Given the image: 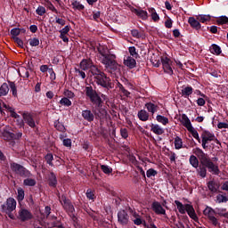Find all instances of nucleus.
<instances>
[{
  "mask_svg": "<svg viewBox=\"0 0 228 228\" xmlns=\"http://www.w3.org/2000/svg\"><path fill=\"white\" fill-rule=\"evenodd\" d=\"M193 154L189 158V162L193 168H196V172L200 177L206 179L208 176V171L213 175H220V167L215 164L209 155L204 152L202 149L197 147L192 150Z\"/></svg>",
  "mask_w": 228,
  "mask_h": 228,
  "instance_id": "f257e3e1",
  "label": "nucleus"
},
{
  "mask_svg": "<svg viewBox=\"0 0 228 228\" xmlns=\"http://www.w3.org/2000/svg\"><path fill=\"white\" fill-rule=\"evenodd\" d=\"M99 53L101 54V63L104 65L105 69L109 74H112V76H120L121 69L120 65L117 62V55L110 53L109 50L106 49H98Z\"/></svg>",
  "mask_w": 228,
  "mask_h": 228,
  "instance_id": "f03ea898",
  "label": "nucleus"
},
{
  "mask_svg": "<svg viewBox=\"0 0 228 228\" xmlns=\"http://www.w3.org/2000/svg\"><path fill=\"white\" fill-rule=\"evenodd\" d=\"M86 97H88L90 102L95 107V110L104 117L107 113L106 109L102 108V98L99 95L96 90L92 86H86Z\"/></svg>",
  "mask_w": 228,
  "mask_h": 228,
  "instance_id": "7ed1b4c3",
  "label": "nucleus"
},
{
  "mask_svg": "<svg viewBox=\"0 0 228 228\" xmlns=\"http://www.w3.org/2000/svg\"><path fill=\"white\" fill-rule=\"evenodd\" d=\"M91 77H93L94 83L98 85V86H102L104 90H111L115 86V85L111 83V78L99 68L94 69Z\"/></svg>",
  "mask_w": 228,
  "mask_h": 228,
  "instance_id": "20e7f679",
  "label": "nucleus"
},
{
  "mask_svg": "<svg viewBox=\"0 0 228 228\" xmlns=\"http://www.w3.org/2000/svg\"><path fill=\"white\" fill-rule=\"evenodd\" d=\"M3 213H5L11 220H15L13 211L17 209V200L13 198H8L6 202L1 206Z\"/></svg>",
  "mask_w": 228,
  "mask_h": 228,
  "instance_id": "39448f33",
  "label": "nucleus"
},
{
  "mask_svg": "<svg viewBox=\"0 0 228 228\" xmlns=\"http://www.w3.org/2000/svg\"><path fill=\"white\" fill-rule=\"evenodd\" d=\"M10 167L11 170L16 174V175H20V177H33L31 171L17 162H11Z\"/></svg>",
  "mask_w": 228,
  "mask_h": 228,
  "instance_id": "423d86ee",
  "label": "nucleus"
},
{
  "mask_svg": "<svg viewBox=\"0 0 228 228\" xmlns=\"http://www.w3.org/2000/svg\"><path fill=\"white\" fill-rule=\"evenodd\" d=\"M127 211H129L128 208H126L120 209L118 212V224H119V225L126 226L131 224V217L129 216Z\"/></svg>",
  "mask_w": 228,
  "mask_h": 228,
  "instance_id": "0eeeda50",
  "label": "nucleus"
},
{
  "mask_svg": "<svg viewBox=\"0 0 228 228\" xmlns=\"http://www.w3.org/2000/svg\"><path fill=\"white\" fill-rule=\"evenodd\" d=\"M14 216L15 219L12 220H20L21 222H28L33 219V214L26 208H20Z\"/></svg>",
  "mask_w": 228,
  "mask_h": 228,
  "instance_id": "6e6552de",
  "label": "nucleus"
},
{
  "mask_svg": "<svg viewBox=\"0 0 228 228\" xmlns=\"http://www.w3.org/2000/svg\"><path fill=\"white\" fill-rule=\"evenodd\" d=\"M79 67L83 70H89V74H91V76L94 74V69H99L97 65L94 64V61H92V59H83L79 63Z\"/></svg>",
  "mask_w": 228,
  "mask_h": 228,
  "instance_id": "1a4fd4ad",
  "label": "nucleus"
},
{
  "mask_svg": "<svg viewBox=\"0 0 228 228\" xmlns=\"http://www.w3.org/2000/svg\"><path fill=\"white\" fill-rule=\"evenodd\" d=\"M203 215L205 216H208V220L211 222V224L216 227L217 225H219L218 223V219L215 217V216L216 215V212L215 211V209L211 208V207H207L204 210H203Z\"/></svg>",
  "mask_w": 228,
  "mask_h": 228,
  "instance_id": "9d476101",
  "label": "nucleus"
},
{
  "mask_svg": "<svg viewBox=\"0 0 228 228\" xmlns=\"http://www.w3.org/2000/svg\"><path fill=\"white\" fill-rule=\"evenodd\" d=\"M95 116L101 117V113L97 110H94V114L90 110H82V118L84 120H86V122H94V120H95Z\"/></svg>",
  "mask_w": 228,
  "mask_h": 228,
  "instance_id": "9b49d317",
  "label": "nucleus"
},
{
  "mask_svg": "<svg viewBox=\"0 0 228 228\" xmlns=\"http://www.w3.org/2000/svg\"><path fill=\"white\" fill-rule=\"evenodd\" d=\"M181 95L184 99H188L190 102H191V100H190V96L193 94V87L191 86H183L181 90Z\"/></svg>",
  "mask_w": 228,
  "mask_h": 228,
  "instance_id": "f8f14e48",
  "label": "nucleus"
},
{
  "mask_svg": "<svg viewBox=\"0 0 228 228\" xmlns=\"http://www.w3.org/2000/svg\"><path fill=\"white\" fill-rule=\"evenodd\" d=\"M151 209L156 215H167V210L163 208V206H161V203H159V201L152 202Z\"/></svg>",
  "mask_w": 228,
  "mask_h": 228,
  "instance_id": "ddd939ff",
  "label": "nucleus"
},
{
  "mask_svg": "<svg viewBox=\"0 0 228 228\" xmlns=\"http://www.w3.org/2000/svg\"><path fill=\"white\" fill-rule=\"evenodd\" d=\"M132 12L136 14L138 19H142V20H147V19H149V13L147 11H143L142 7H139L138 9L132 8Z\"/></svg>",
  "mask_w": 228,
  "mask_h": 228,
  "instance_id": "4468645a",
  "label": "nucleus"
},
{
  "mask_svg": "<svg viewBox=\"0 0 228 228\" xmlns=\"http://www.w3.org/2000/svg\"><path fill=\"white\" fill-rule=\"evenodd\" d=\"M23 120L25 124L29 126L32 129H35L37 127V124L35 123V119L33 118V116L29 113H23Z\"/></svg>",
  "mask_w": 228,
  "mask_h": 228,
  "instance_id": "2eb2a0df",
  "label": "nucleus"
},
{
  "mask_svg": "<svg viewBox=\"0 0 228 228\" xmlns=\"http://www.w3.org/2000/svg\"><path fill=\"white\" fill-rule=\"evenodd\" d=\"M47 182L51 188H56V186H58V178L56 177V174H54V172H51L47 175Z\"/></svg>",
  "mask_w": 228,
  "mask_h": 228,
  "instance_id": "dca6fc26",
  "label": "nucleus"
},
{
  "mask_svg": "<svg viewBox=\"0 0 228 228\" xmlns=\"http://www.w3.org/2000/svg\"><path fill=\"white\" fill-rule=\"evenodd\" d=\"M185 213H187V215L192 220H198V218H199V217H197V213H195V208H193V205L186 204Z\"/></svg>",
  "mask_w": 228,
  "mask_h": 228,
  "instance_id": "f3484780",
  "label": "nucleus"
},
{
  "mask_svg": "<svg viewBox=\"0 0 228 228\" xmlns=\"http://www.w3.org/2000/svg\"><path fill=\"white\" fill-rule=\"evenodd\" d=\"M204 139L206 140L207 142H215V134L208 130H204L201 134V140Z\"/></svg>",
  "mask_w": 228,
  "mask_h": 228,
  "instance_id": "a211bd4d",
  "label": "nucleus"
},
{
  "mask_svg": "<svg viewBox=\"0 0 228 228\" xmlns=\"http://www.w3.org/2000/svg\"><path fill=\"white\" fill-rule=\"evenodd\" d=\"M124 65L128 67V69H134L136 67V60L134 57L127 56L124 59Z\"/></svg>",
  "mask_w": 228,
  "mask_h": 228,
  "instance_id": "6ab92c4d",
  "label": "nucleus"
},
{
  "mask_svg": "<svg viewBox=\"0 0 228 228\" xmlns=\"http://www.w3.org/2000/svg\"><path fill=\"white\" fill-rule=\"evenodd\" d=\"M207 186L211 193H216L218 191V188H220V185L215 180L208 182Z\"/></svg>",
  "mask_w": 228,
  "mask_h": 228,
  "instance_id": "aec40b11",
  "label": "nucleus"
},
{
  "mask_svg": "<svg viewBox=\"0 0 228 228\" xmlns=\"http://www.w3.org/2000/svg\"><path fill=\"white\" fill-rule=\"evenodd\" d=\"M182 124L183 126L186 127L187 131H190L193 128V126L191 125V121L188 118L186 114L182 115Z\"/></svg>",
  "mask_w": 228,
  "mask_h": 228,
  "instance_id": "412c9836",
  "label": "nucleus"
},
{
  "mask_svg": "<svg viewBox=\"0 0 228 228\" xmlns=\"http://www.w3.org/2000/svg\"><path fill=\"white\" fill-rule=\"evenodd\" d=\"M188 22L191 28H192L193 29H196L197 31H199L200 28H202V25H200V21H199V20H195V18L193 17H190L188 20Z\"/></svg>",
  "mask_w": 228,
  "mask_h": 228,
  "instance_id": "4be33fe9",
  "label": "nucleus"
},
{
  "mask_svg": "<svg viewBox=\"0 0 228 228\" xmlns=\"http://www.w3.org/2000/svg\"><path fill=\"white\" fill-rule=\"evenodd\" d=\"M63 209L66 210V213L69 215L70 213H75L76 208H74V205L72 204V201L70 200L69 201H66V203H62Z\"/></svg>",
  "mask_w": 228,
  "mask_h": 228,
  "instance_id": "5701e85b",
  "label": "nucleus"
},
{
  "mask_svg": "<svg viewBox=\"0 0 228 228\" xmlns=\"http://www.w3.org/2000/svg\"><path fill=\"white\" fill-rule=\"evenodd\" d=\"M10 92V86L6 82L3 83L0 86V97H6Z\"/></svg>",
  "mask_w": 228,
  "mask_h": 228,
  "instance_id": "b1692460",
  "label": "nucleus"
},
{
  "mask_svg": "<svg viewBox=\"0 0 228 228\" xmlns=\"http://www.w3.org/2000/svg\"><path fill=\"white\" fill-rule=\"evenodd\" d=\"M137 117L142 122H147V120H149V112L145 110H141L138 111Z\"/></svg>",
  "mask_w": 228,
  "mask_h": 228,
  "instance_id": "393cba45",
  "label": "nucleus"
},
{
  "mask_svg": "<svg viewBox=\"0 0 228 228\" xmlns=\"http://www.w3.org/2000/svg\"><path fill=\"white\" fill-rule=\"evenodd\" d=\"M175 149L179 151L181 149H188L186 145H183V139L179 136L175 137Z\"/></svg>",
  "mask_w": 228,
  "mask_h": 228,
  "instance_id": "a878e982",
  "label": "nucleus"
},
{
  "mask_svg": "<svg viewBox=\"0 0 228 228\" xmlns=\"http://www.w3.org/2000/svg\"><path fill=\"white\" fill-rule=\"evenodd\" d=\"M151 131L155 134L161 135L165 133V130L159 125L151 124Z\"/></svg>",
  "mask_w": 228,
  "mask_h": 228,
  "instance_id": "bb28decb",
  "label": "nucleus"
},
{
  "mask_svg": "<svg viewBox=\"0 0 228 228\" xmlns=\"http://www.w3.org/2000/svg\"><path fill=\"white\" fill-rule=\"evenodd\" d=\"M146 110L149 111V113H151V115H154L156 111H158V105L152 103V102H147L145 104Z\"/></svg>",
  "mask_w": 228,
  "mask_h": 228,
  "instance_id": "cd10ccee",
  "label": "nucleus"
},
{
  "mask_svg": "<svg viewBox=\"0 0 228 228\" xmlns=\"http://www.w3.org/2000/svg\"><path fill=\"white\" fill-rule=\"evenodd\" d=\"M23 186H37V180H35V178H31V177H23Z\"/></svg>",
  "mask_w": 228,
  "mask_h": 228,
  "instance_id": "c85d7f7f",
  "label": "nucleus"
},
{
  "mask_svg": "<svg viewBox=\"0 0 228 228\" xmlns=\"http://www.w3.org/2000/svg\"><path fill=\"white\" fill-rule=\"evenodd\" d=\"M175 204L181 215H186V204L183 205L181 201L179 200H175Z\"/></svg>",
  "mask_w": 228,
  "mask_h": 228,
  "instance_id": "c756f323",
  "label": "nucleus"
},
{
  "mask_svg": "<svg viewBox=\"0 0 228 228\" xmlns=\"http://www.w3.org/2000/svg\"><path fill=\"white\" fill-rule=\"evenodd\" d=\"M71 5L73 10H78V12H83V10H85V5H83V4L77 0L71 1Z\"/></svg>",
  "mask_w": 228,
  "mask_h": 228,
  "instance_id": "7c9ffc66",
  "label": "nucleus"
},
{
  "mask_svg": "<svg viewBox=\"0 0 228 228\" xmlns=\"http://www.w3.org/2000/svg\"><path fill=\"white\" fill-rule=\"evenodd\" d=\"M7 83H8V86L11 89L12 97H18L17 86L15 85V82L7 80Z\"/></svg>",
  "mask_w": 228,
  "mask_h": 228,
  "instance_id": "2f4dec72",
  "label": "nucleus"
},
{
  "mask_svg": "<svg viewBox=\"0 0 228 228\" xmlns=\"http://www.w3.org/2000/svg\"><path fill=\"white\" fill-rule=\"evenodd\" d=\"M197 20H199V22H202V24H206V22H209V20H211V15L200 14L197 16Z\"/></svg>",
  "mask_w": 228,
  "mask_h": 228,
  "instance_id": "473e14b6",
  "label": "nucleus"
},
{
  "mask_svg": "<svg viewBox=\"0 0 228 228\" xmlns=\"http://www.w3.org/2000/svg\"><path fill=\"white\" fill-rule=\"evenodd\" d=\"M210 52L212 53V54H216L218 56L222 54V48L218 45L213 44L210 46Z\"/></svg>",
  "mask_w": 228,
  "mask_h": 228,
  "instance_id": "72a5a7b5",
  "label": "nucleus"
},
{
  "mask_svg": "<svg viewBox=\"0 0 228 228\" xmlns=\"http://www.w3.org/2000/svg\"><path fill=\"white\" fill-rule=\"evenodd\" d=\"M59 104H61V106L69 108V106H72V102L69 98L63 97L60 100Z\"/></svg>",
  "mask_w": 228,
  "mask_h": 228,
  "instance_id": "f704fd0d",
  "label": "nucleus"
},
{
  "mask_svg": "<svg viewBox=\"0 0 228 228\" xmlns=\"http://www.w3.org/2000/svg\"><path fill=\"white\" fill-rule=\"evenodd\" d=\"M156 120L159 121V124H162V126H167L169 122L168 118L162 115H157Z\"/></svg>",
  "mask_w": 228,
  "mask_h": 228,
  "instance_id": "c9c22d12",
  "label": "nucleus"
},
{
  "mask_svg": "<svg viewBox=\"0 0 228 228\" xmlns=\"http://www.w3.org/2000/svg\"><path fill=\"white\" fill-rule=\"evenodd\" d=\"M2 136L6 142H12V133L8 130H4Z\"/></svg>",
  "mask_w": 228,
  "mask_h": 228,
  "instance_id": "e433bc0d",
  "label": "nucleus"
},
{
  "mask_svg": "<svg viewBox=\"0 0 228 228\" xmlns=\"http://www.w3.org/2000/svg\"><path fill=\"white\" fill-rule=\"evenodd\" d=\"M50 215H51V207L46 206L45 208V212L41 213V219L42 220H47V218H49Z\"/></svg>",
  "mask_w": 228,
  "mask_h": 228,
  "instance_id": "4c0bfd02",
  "label": "nucleus"
},
{
  "mask_svg": "<svg viewBox=\"0 0 228 228\" xmlns=\"http://www.w3.org/2000/svg\"><path fill=\"white\" fill-rule=\"evenodd\" d=\"M54 127L57 131H60V133H65L66 131L65 126L59 120L54 122Z\"/></svg>",
  "mask_w": 228,
  "mask_h": 228,
  "instance_id": "58836bf2",
  "label": "nucleus"
},
{
  "mask_svg": "<svg viewBox=\"0 0 228 228\" xmlns=\"http://www.w3.org/2000/svg\"><path fill=\"white\" fill-rule=\"evenodd\" d=\"M131 35L134 38H145V35L142 32L138 31V29H132Z\"/></svg>",
  "mask_w": 228,
  "mask_h": 228,
  "instance_id": "ea45409f",
  "label": "nucleus"
},
{
  "mask_svg": "<svg viewBox=\"0 0 228 228\" xmlns=\"http://www.w3.org/2000/svg\"><path fill=\"white\" fill-rule=\"evenodd\" d=\"M18 194H17V200L18 202H22V200H24V197H25V193H24V189L22 188H18L17 190Z\"/></svg>",
  "mask_w": 228,
  "mask_h": 228,
  "instance_id": "a19ab883",
  "label": "nucleus"
},
{
  "mask_svg": "<svg viewBox=\"0 0 228 228\" xmlns=\"http://www.w3.org/2000/svg\"><path fill=\"white\" fill-rule=\"evenodd\" d=\"M45 159L50 167H54V164H53V161L54 159V157L53 156V153H47L45 157Z\"/></svg>",
  "mask_w": 228,
  "mask_h": 228,
  "instance_id": "79ce46f5",
  "label": "nucleus"
},
{
  "mask_svg": "<svg viewBox=\"0 0 228 228\" xmlns=\"http://www.w3.org/2000/svg\"><path fill=\"white\" fill-rule=\"evenodd\" d=\"M128 52L130 53V55L132 56V58H135V60L140 58V54H138V53L136 52V47L130 46L128 48Z\"/></svg>",
  "mask_w": 228,
  "mask_h": 228,
  "instance_id": "37998d69",
  "label": "nucleus"
},
{
  "mask_svg": "<svg viewBox=\"0 0 228 228\" xmlns=\"http://www.w3.org/2000/svg\"><path fill=\"white\" fill-rule=\"evenodd\" d=\"M28 43L31 47H37V45H40V40L37 37L28 39Z\"/></svg>",
  "mask_w": 228,
  "mask_h": 228,
  "instance_id": "c03bdc74",
  "label": "nucleus"
},
{
  "mask_svg": "<svg viewBox=\"0 0 228 228\" xmlns=\"http://www.w3.org/2000/svg\"><path fill=\"white\" fill-rule=\"evenodd\" d=\"M172 64H164L162 65L163 69H164V72H166V74H169L170 76H172V74H174V70L172 69Z\"/></svg>",
  "mask_w": 228,
  "mask_h": 228,
  "instance_id": "a18cd8bd",
  "label": "nucleus"
},
{
  "mask_svg": "<svg viewBox=\"0 0 228 228\" xmlns=\"http://www.w3.org/2000/svg\"><path fill=\"white\" fill-rule=\"evenodd\" d=\"M101 169L103 172V174H107L108 175H110V174L113 172V168L110 167V166L107 165H102Z\"/></svg>",
  "mask_w": 228,
  "mask_h": 228,
  "instance_id": "49530a36",
  "label": "nucleus"
},
{
  "mask_svg": "<svg viewBox=\"0 0 228 228\" xmlns=\"http://www.w3.org/2000/svg\"><path fill=\"white\" fill-rule=\"evenodd\" d=\"M86 198L89 199V200H95V193L92 189H87L86 192Z\"/></svg>",
  "mask_w": 228,
  "mask_h": 228,
  "instance_id": "de8ad7c7",
  "label": "nucleus"
},
{
  "mask_svg": "<svg viewBox=\"0 0 228 228\" xmlns=\"http://www.w3.org/2000/svg\"><path fill=\"white\" fill-rule=\"evenodd\" d=\"M189 133L200 143V137L199 136V132L196 131V129L193 127L192 129L189 130Z\"/></svg>",
  "mask_w": 228,
  "mask_h": 228,
  "instance_id": "09e8293b",
  "label": "nucleus"
},
{
  "mask_svg": "<svg viewBox=\"0 0 228 228\" xmlns=\"http://www.w3.org/2000/svg\"><path fill=\"white\" fill-rule=\"evenodd\" d=\"M147 177H155V175H158V171H156L154 168H150L146 172Z\"/></svg>",
  "mask_w": 228,
  "mask_h": 228,
  "instance_id": "8fccbe9b",
  "label": "nucleus"
},
{
  "mask_svg": "<svg viewBox=\"0 0 228 228\" xmlns=\"http://www.w3.org/2000/svg\"><path fill=\"white\" fill-rule=\"evenodd\" d=\"M58 199H59V201L61 204V206L70 200L69 198H67V195H65V194L58 195Z\"/></svg>",
  "mask_w": 228,
  "mask_h": 228,
  "instance_id": "3c124183",
  "label": "nucleus"
},
{
  "mask_svg": "<svg viewBox=\"0 0 228 228\" xmlns=\"http://www.w3.org/2000/svg\"><path fill=\"white\" fill-rule=\"evenodd\" d=\"M218 26H222L224 24H227L228 22V18L227 16H221L217 20H216Z\"/></svg>",
  "mask_w": 228,
  "mask_h": 228,
  "instance_id": "603ef678",
  "label": "nucleus"
},
{
  "mask_svg": "<svg viewBox=\"0 0 228 228\" xmlns=\"http://www.w3.org/2000/svg\"><path fill=\"white\" fill-rule=\"evenodd\" d=\"M120 134L124 140H127L129 137V132L127 131V128H120Z\"/></svg>",
  "mask_w": 228,
  "mask_h": 228,
  "instance_id": "864d4df0",
  "label": "nucleus"
},
{
  "mask_svg": "<svg viewBox=\"0 0 228 228\" xmlns=\"http://www.w3.org/2000/svg\"><path fill=\"white\" fill-rule=\"evenodd\" d=\"M11 35L13 37V38H18L17 37L20 35V28H15L11 29Z\"/></svg>",
  "mask_w": 228,
  "mask_h": 228,
  "instance_id": "5fc2aeb1",
  "label": "nucleus"
},
{
  "mask_svg": "<svg viewBox=\"0 0 228 228\" xmlns=\"http://www.w3.org/2000/svg\"><path fill=\"white\" fill-rule=\"evenodd\" d=\"M45 7L42 6V5H39L37 7V9L36 10V13L37 15H40V17H42V15H44L45 13Z\"/></svg>",
  "mask_w": 228,
  "mask_h": 228,
  "instance_id": "6e6d98bb",
  "label": "nucleus"
},
{
  "mask_svg": "<svg viewBox=\"0 0 228 228\" xmlns=\"http://www.w3.org/2000/svg\"><path fill=\"white\" fill-rule=\"evenodd\" d=\"M47 3V6L49 8V10H51V12H53V13H58V9L56 7H54V4H53V3H51V1L46 0Z\"/></svg>",
  "mask_w": 228,
  "mask_h": 228,
  "instance_id": "4d7b16f0",
  "label": "nucleus"
},
{
  "mask_svg": "<svg viewBox=\"0 0 228 228\" xmlns=\"http://www.w3.org/2000/svg\"><path fill=\"white\" fill-rule=\"evenodd\" d=\"M216 200L219 202V204H221L222 202H228V198L222 194H218L216 196Z\"/></svg>",
  "mask_w": 228,
  "mask_h": 228,
  "instance_id": "13d9d810",
  "label": "nucleus"
},
{
  "mask_svg": "<svg viewBox=\"0 0 228 228\" xmlns=\"http://www.w3.org/2000/svg\"><path fill=\"white\" fill-rule=\"evenodd\" d=\"M64 95L67 97V99H74L76 97V94H74V93L70 90H66L64 92Z\"/></svg>",
  "mask_w": 228,
  "mask_h": 228,
  "instance_id": "bf43d9fd",
  "label": "nucleus"
},
{
  "mask_svg": "<svg viewBox=\"0 0 228 228\" xmlns=\"http://www.w3.org/2000/svg\"><path fill=\"white\" fill-rule=\"evenodd\" d=\"M14 42L17 43L18 47L24 49V41L19 37H13Z\"/></svg>",
  "mask_w": 228,
  "mask_h": 228,
  "instance_id": "052dcab7",
  "label": "nucleus"
},
{
  "mask_svg": "<svg viewBox=\"0 0 228 228\" xmlns=\"http://www.w3.org/2000/svg\"><path fill=\"white\" fill-rule=\"evenodd\" d=\"M76 74H78L79 77H82V79H85L86 77V73L83 71V69H75Z\"/></svg>",
  "mask_w": 228,
  "mask_h": 228,
  "instance_id": "680f3d73",
  "label": "nucleus"
},
{
  "mask_svg": "<svg viewBox=\"0 0 228 228\" xmlns=\"http://www.w3.org/2000/svg\"><path fill=\"white\" fill-rule=\"evenodd\" d=\"M161 60V63L162 65H169V64H172V61L168 58V57H161L160 58Z\"/></svg>",
  "mask_w": 228,
  "mask_h": 228,
  "instance_id": "e2e57ef3",
  "label": "nucleus"
},
{
  "mask_svg": "<svg viewBox=\"0 0 228 228\" xmlns=\"http://www.w3.org/2000/svg\"><path fill=\"white\" fill-rule=\"evenodd\" d=\"M69 31H70V26L67 25L62 29H61L59 33H61V35H68Z\"/></svg>",
  "mask_w": 228,
  "mask_h": 228,
  "instance_id": "0e129e2a",
  "label": "nucleus"
},
{
  "mask_svg": "<svg viewBox=\"0 0 228 228\" xmlns=\"http://www.w3.org/2000/svg\"><path fill=\"white\" fill-rule=\"evenodd\" d=\"M173 23L174 21L172 20V19L167 18L165 21V27L167 28V29H171Z\"/></svg>",
  "mask_w": 228,
  "mask_h": 228,
  "instance_id": "69168bd1",
  "label": "nucleus"
},
{
  "mask_svg": "<svg viewBox=\"0 0 228 228\" xmlns=\"http://www.w3.org/2000/svg\"><path fill=\"white\" fill-rule=\"evenodd\" d=\"M20 138H22L21 132L12 133V140H20Z\"/></svg>",
  "mask_w": 228,
  "mask_h": 228,
  "instance_id": "338daca9",
  "label": "nucleus"
},
{
  "mask_svg": "<svg viewBox=\"0 0 228 228\" xmlns=\"http://www.w3.org/2000/svg\"><path fill=\"white\" fill-rule=\"evenodd\" d=\"M16 124L20 127H24V119H22L20 116V118H16Z\"/></svg>",
  "mask_w": 228,
  "mask_h": 228,
  "instance_id": "774afa93",
  "label": "nucleus"
}]
</instances>
